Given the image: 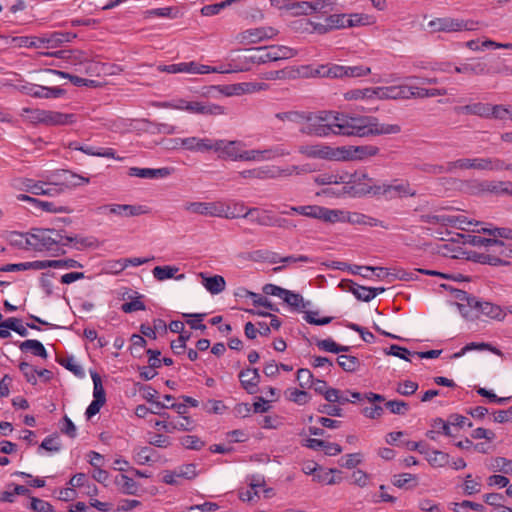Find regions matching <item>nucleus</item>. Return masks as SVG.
<instances>
[{
	"label": "nucleus",
	"mask_w": 512,
	"mask_h": 512,
	"mask_svg": "<svg viewBox=\"0 0 512 512\" xmlns=\"http://www.w3.org/2000/svg\"><path fill=\"white\" fill-rule=\"evenodd\" d=\"M100 210H108L110 213L121 217H134L147 213L144 206L129 204H111L103 205Z\"/></svg>",
	"instance_id": "nucleus-14"
},
{
	"label": "nucleus",
	"mask_w": 512,
	"mask_h": 512,
	"mask_svg": "<svg viewBox=\"0 0 512 512\" xmlns=\"http://www.w3.org/2000/svg\"><path fill=\"white\" fill-rule=\"evenodd\" d=\"M338 365L345 371V372H355L359 366H360V360L351 355H340L337 358Z\"/></svg>",
	"instance_id": "nucleus-47"
},
{
	"label": "nucleus",
	"mask_w": 512,
	"mask_h": 512,
	"mask_svg": "<svg viewBox=\"0 0 512 512\" xmlns=\"http://www.w3.org/2000/svg\"><path fill=\"white\" fill-rule=\"evenodd\" d=\"M61 176L64 183L68 186H80L89 183V178L77 175L68 170H62Z\"/></svg>",
	"instance_id": "nucleus-54"
},
{
	"label": "nucleus",
	"mask_w": 512,
	"mask_h": 512,
	"mask_svg": "<svg viewBox=\"0 0 512 512\" xmlns=\"http://www.w3.org/2000/svg\"><path fill=\"white\" fill-rule=\"evenodd\" d=\"M200 276L203 278L204 287L211 294H219L225 290L226 282L222 276L214 275L210 277H205L204 273H200Z\"/></svg>",
	"instance_id": "nucleus-32"
},
{
	"label": "nucleus",
	"mask_w": 512,
	"mask_h": 512,
	"mask_svg": "<svg viewBox=\"0 0 512 512\" xmlns=\"http://www.w3.org/2000/svg\"><path fill=\"white\" fill-rule=\"evenodd\" d=\"M214 141L209 138L187 137L183 138V148L191 152H207L216 148Z\"/></svg>",
	"instance_id": "nucleus-22"
},
{
	"label": "nucleus",
	"mask_w": 512,
	"mask_h": 512,
	"mask_svg": "<svg viewBox=\"0 0 512 512\" xmlns=\"http://www.w3.org/2000/svg\"><path fill=\"white\" fill-rule=\"evenodd\" d=\"M408 86L376 87V98L378 99H407Z\"/></svg>",
	"instance_id": "nucleus-24"
},
{
	"label": "nucleus",
	"mask_w": 512,
	"mask_h": 512,
	"mask_svg": "<svg viewBox=\"0 0 512 512\" xmlns=\"http://www.w3.org/2000/svg\"><path fill=\"white\" fill-rule=\"evenodd\" d=\"M391 192H395L398 196L414 197L416 195V191L411 189L408 183L397 185L380 184V195H387Z\"/></svg>",
	"instance_id": "nucleus-31"
},
{
	"label": "nucleus",
	"mask_w": 512,
	"mask_h": 512,
	"mask_svg": "<svg viewBox=\"0 0 512 512\" xmlns=\"http://www.w3.org/2000/svg\"><path fill=\"white\" fill-rule=\"evenodd\" d=\"M339 472L337 469H322L321 467L318 468L317 472L314 473V481H317L319 483L327 484V485H333L340 482V479L335 478L331 474Z\"/></svg>",
	"instance_id": "nucleus-44"
},
{
	"label": "nucleus",
	"mask_w": 512,
	"mask_h": 512,
	"mask_svg": "<svg viewBox=\"0 0 512 512\" xmlns=\"http://www.w3.org/2000/svg\"><path fill=\"white\" fill-rule=\"evenodd\" d=\"M61 192L56 183L34 182V195L53 196Z\"/></svg>",
	"instance_id": "nucleus-46"
},
{
	"label": "nucleus",
	"mask_w": 512,
	"mask_h": 512,
	"mask_svg": "<svg viewBox=\"0 0 512 512\" xmlns=\"http://www.w3.org/2000/svg\"><path fill=\"white\" fill-rule=\"evenodd\" d=\"M307 124L300 132L309 136L327 137L331 134L345 136H374L398 134L397 124H381L376 117H350L333 111L304 112Z\"/></svg>",
	"instance_id": "nucleus-1"
},
{
	"label": "nucleus",
	"mask_w": 512,
	"mask_h": 512,
	"mask_svg": "<svg viewBox=\"0 0 512 512\" xmlns=\"http://www.w3.org/2000/svg\"><path fill=\"white\" fill-rule=\"evenodd\" d=\"M379 148L374 145L342 146L340 147V161L364 160L376 156Z\"/></svg>",
	"instance_id": "nucleus-11"
},
{
	"label": "nucleus",
	"mask_w": 512,
	"mask_h": 512,
	"mask_svg": "<svg viewBox=\"0 0 512 512\" xmlns=\"http://www.w3.org/2000/svg\"><path fill=\"white\" fill-rule=\"evenodd\" d=\"M298 152L307 158L340 161V147L326 144H306L298 148Z\"/></svg>",
	"instance_id": "nucleus-6"
},
{
	"label": "nucleus",
	"mask_w": 512,
	"mask_h": 512,
	"mask_svg": "<svg viewBox=\"0 0 512 512\" xmlns=\"http://www.w3.org/2000/svg\"><path fill=\"white\" fill-rule=\"evenodd\" d=\"M131 346H130V352L133 357L140 358L142 357V349L145 348L147 341L142 335L139 334H133L131 336Z\"/></svg>",
	"instance_id": "nucleus-55"
},
{
	"label": "nucleus",
	"mask_w": 512,
	"mask_h": 512,
	"mask_svg": "<svg viewBox=\"0 0 512 512\" xmlns=\"http://www.w3.org/2000/svg\"><path fill=\"white\" fill-rule=\"evenodd\" d=\"M241 216L243 218H249L251 222H254L259 226L273 227L274 215H272L269 210L251 207L248 208Z\"/></svg>",
	"instance_id": "nucleus-17"
},
{
	"label": "nucleus",
	"mask_w": 512,
	"mask_h": 512,
	"mask_svg": "<svg viewBox=\"0 0 512 512\" xmlns=\"http://www.w3.org/2000/svg\"><path fill=\"white\" fill-rule=\"evenodd\" d=\"M34 209L39 210L40 212L46 213H69L70 210L67 207L62 205H58L55 201L49 200H40L34 198Z\"/></svg>",
	"instance_id": "nucleus-34"
},
{
	"label": "nucleus",
	"mask_w": 512,
	"mask_h": 512,
	"mask_svg": "<svg viewBox=\"0 0 512 512\" xmlns=\"http://www.w3.org/2000/svg\"><path fill=\"white\" fill-rule=\"evenodd\" d=\"M66 91L58 86L36 85L34 83V98L55 99L65 95Z\"/></svg>",
	"instance_id": "nucleus-30"
},
{
	"label": "nucleus",
	"mask_w": 512,
	"mask_h": 512,
	"mask_svg": "<svg viewBox=\"0 0 512 512\" xmlns=\"http://www.w3.org/2000/svg\"><path fill=\"white\" fill-rule=\"evenodd\" d=\"M340 286L352 292L360 301L369 302L375 297V293L373 290H370V287L360 286L352 280H344Z\"/></svg>",
	"instance_id": "nucleus-27"
},
{
	"label": "nucleus",
	"mask_w": 512,
	"mask_h": 512,
	"mask_svg": "<svg viewBox=\"0 0 512 512\" xmlns=\"http://www.w3.org/2000/svg\"><path fill=\"white\" fill-rule=\"evenodd\" d=\"M455 169H476L484 170V158H462L456 161L448 162V170L454 172Z\"/></svg>",
	"instance_id": "nucleus-28"
},
{
	"label": "nucleus",
	"mask_w": 512,
	"mask_h": 512,
	"mask_svg": "<svg viewBox=\"0 0 512 512\" xmlns=\"http://www.w3.org/2000/svg\"><path fill=\"white\" fill-rule=\"evenodd\" d=\"M454 110L458 115H476L482 118H489L491 105L487 103L476 102L464 106H457L454 108Z\"/></svg>",
	"instance_id": "nucleus-21"
},
{
	"label": "nucleus",
	"mask_w": 512,
	"mask_h": 512,
	"mask_svg": "<svg viewBox=\"0 0 512 512\" xmlns=\"http://www.w3.org/2000/svg\"><path fill=\"white\" fill-rule=\"evenodd\" d=\"M427 461L434 467H444L450 464V456L448 453L439 450L428 449V454L425 455Z\"/></svg>",
	"instance_id": "nucleus-42"
},
{
	"label": "nucleus",
	"mask_w": 512,
	"mask_h": 512,
	"mask_svg": "<svg viewBox=\"0 0 512 512\" xmlns=\"http://www.w3.org/2000/svg\"><path fill=\"white\" fill-rule=\"evenodd\" d=\"M186 111L193 114L217 116L224 114L225 108L218 104L209 102L191 101L190 104L186 107Z\"/></svg>",
	"instance_id": "nucleus-16"
},
{
	"label": "nucleus",
	"mask_w": 512,
	"mask_h": 512,
	"mask_svg": "<svg viewBox=\"0 0 512 512\" xmlns=\"http://www.w3.org/2000/svg\"><path fill=\"white\" fill-rule=\"evenodd\" d=\"M115 484L124 494L134 495L138 491L137 483L132 478L124 474H120L116 477Z\"/></svg>",
	"instance_id": "nucleus-41"
},
{
	"label": "nucleus",
	"mask_w": 512,
	"mask_h": 512,
	"mask_svg": "<svg viewBox=\"0 0 512 512\" xmlns=\"http://www.w3.org/2000/svg\"><path fill=\"white\" fill-rule=\"evenodd\" d=\"M179 271L178 267L175 266H156L153 270V276L158 281H164L166 279L175 278L177 280L183 279L185 276L184 274H180L178 276H175V274Z\"/></svg>",
	"instance_id": "nucleus-36"
},
{
	"label": "nucleus",
	"mask_w": 512,
	"mask_h": 512,
	"mask_svg": "<svg viewBox=\"0 0 512 512\" xmlns=\"http://www.w3.org/2000/svg\"><path fill=\"white\" fill-rule=\"evenodd\" d=\"M287 305L296 310H303L306 308V303L302 295L298 293H294L293 291L287 290V294H285L282 298Z\"/></svg>",
	"instance_id": "nucleus-51"
},
{
	"label": "nucleus",
	"mask_w": 512,
	"mask_h": 512,
	"mask_svg": "<svg viewBox=\"0 0 512 512\" xmlns=\"http://www.w3.org/2000/svg\"><path fill=\"white\" fill-rule=\"evenodd\" d=\"M297 51L293 48L280 45H271L266 47H257L246 50L244 56L245 62L254 64H264L271 61L289 59L294 57Z\"/></svg>",
	"instance_id": "nucleus-3"
},
{
	"label": "nucleus",
	"mask_w": 512,
	"mask_h": 512,
	"mask_svg": "<svg viewBox=\"0 0 512 512\" xmlns=\"http://www.w3.org/2000/svg\"><path fill=\"white\" fill-rule=\"evenodd\" d=\"M74 114L57 111L34 109V124L41 123L47 126H64L75 123Z\"/></svg>",
	"instance_id": "nucleus-8"
},
{
	"label": "nucleus",
	"mask_w": 512,
	"mask_h": 512,
	"mask_svg": "<svg viewBox=\"0 0 512 512\" xmlns=\"http://www.w3.org/2000/svg\"><path fill=\"white\" fill-rule=\"evenodd\" d=\"M346 19H348V14H332L326 18L325 22L328 23L331 30L341 29L347 27Z\"/></svg>",
	"instance_id": "nucleus-61"
},
{
	"label": "nucleus",
	"mask_w": 512,
	"mask_h": 512,
	"mask_svg": "<svg viewBox=\"0 0 512 512\" xmlns=\"http://www.w3.org/2000/svg\"><path fill=\"white\" fill-rule=\"evenodd\" d=\"M184 209L199 215L223 217L227 219H235L240 216L231 211L229 206L212 202H187L184 205Z\"/></svg>",
	"instance_id": "nucleus-5"
},
{
	"label": "nucleus",
	"mask_w": 512,
	"mask_h": 512,
	"mask_svg": "<svg viewBox=\"0 0 512 512\" xmlns=\"http://www.w3.org/2000/svg\"><path fill=\"white\" fill-rule=\"evenodd\" d=\"M285 8L293 15H308L311 13V5L308 1L291 2L285 5Z\"/></svg>",
	"instance_id": "nucleus-56"
},
{
	"label": "nucleus",
	"mask_w": 512,
	"mask_h": 512,
	"mask_svg": "<svg viewBox=\"0 0 512 512\" xmlns=\"http://www.w3.org/2000/svg\"><path fill=\"white\" fill-rule=\"evenodd\" d=\"M1 326H3V328L13 330L21 336H26L28 333L27 328L22 325L21 320L14 317L6 319Z\"/></svg>",
	"instance_id": "nucleus-60"
},
{
	"label": "nucleus",
	"mask_w": 512,
	"mask_h": 512,
	"mask_svg": "<svg viewBox=\"0 0 512 512\" xmlns=\"http://www.w3.org/2000/svg\"><path fill=\"white\" fill-rule=\"evenodd\" d=\"M481 192L491 193L495 195H508L512 196V182L511 181H482L479 183Z\"/></svg>",
	"instance_id": "nucleus-18"
},
{
	"label": "nucleus",
	"mask_w": 512,
	"mask_h": 512,
	"mask_svg": "<svg viewBox=\"0 0 512 512\" xmlns=\"http://www.w3.org/2000/svg\"><path fill=\"white\" fill-rule=\"evenodd\" d=\"M211 72H222L217 68L198 64L194 61L186 62V73L188 74H208Z\"/></svg>",
	"instance_id": "nucleus-59"
},
{
	"label": "nucleus",
	"mask_w": 512,
	"mask_h": 512,
	"mask_svg": "<svg viewBox=\"0 0 512 512\" xmlns=\"http://www.w3.org/2000/svg\"><path fill=\"white\" fill-rule=\"evenodd\" d=\"M61 71L53 69H34V83L36 85L58 86Z\"/></svg>",
	"instance_id": "nucleus-23"
},
{
	"label": "nucleus",
	"mask_w": 512,
	"mask_h": 512,
	"mask_svg": "<svg viewBox=\"0 0 512 512\" xmlns=\"http://www.w3.org/2000/svg\"><path fill=\"white\" fill-rule=\"evenodd\" d=\"M275 118L281 122H292L299 124L304 122V112L296 110L278 112L275 114Z\"/></svg>",
	"instance_id": "nucleus-52"
},
{
	"label": "nucleus",
	"mask_w": 512,
	"mask_h": 512,
	"mask_svg": "<svg viewBox=\"0 0 512 512\" xmlns=\"http://www.w3.org/2000/svg\"><path fill=\"white\" fill-rule=\"evenodd\" d=\"M57 362L72 372L76 377L83 378L85 376L84 369L81 365L77 364L73 356L66 358H58Z\"/></svg>",
	"instance_id": "nucleus-48"
},
{
	"label": "nucleus",
	"mask_w": 512,
	"mask_h": 512,
	"mask_svg": "<svg viewBox=\"0 0 512 512\" xmlns=\"http://www.w3.org/2000/svg\"><path fill=\"white\" fill-rule=\"evenodd\" d=\"M277 34V31L272 27H259L247 29L241 32L237 39L242 44H253L265 39H270Z\"/></svg>",
	"instance_id": "nucleus-12"
},
{
	"label": "nucleus",
	"mask_w": 512,
	"mask_h": 512,
	"mask_svg": "<svg viewBox=\"0 0 512 512\" xmlns=\"http://www.w3.org/2000/svg\"><path fill=\"white\" fill-rule=\"evenodd\" d=\"M69 243L90 245L87 238L63 236L55 229L34 228V251H46L51 256H58L66 253L62 247Z\"/></svg>",
	"instance_id": "nucleus-2"
},
{
	"label": "nucleus",
	"mask_w": 512,
	"mask_h": 512,
	"mask_svg": "<svg viewBox=\"0 0 512 512\" xmlns=\"http://www.w3.org/2000/svg\"><path fill=\"white\" fill-rule=\"evenodd\" d=\"M339 183L343 184V186L338 192H333L331 189H324L322 192L324 194L332 193L337 196L349 195L350 197L358 198L350 175L348 176L347 180L344 176H340Z\"/></svg>",
	"instance_id": "nucleus-43"
},
{
	"label": "nucleus",
	"mask_w": 512,
	"mask_h": 512,
	"mask_svg": "<svg viewBox=\"0 0 512 512\" xmlns=\"http://www.w3.org/2000/svg\"><path fill=\"white\" fill-rule=\"evenodd\" d=\"M455 72L465 73V74H474V75H484V74H488L489 70L487 68L486 63L478 61L475 63H466L461 66H456Z\"/></svg>",
	"instance_id": "nucleus-39"
},
{
	"label": "nucleus",
	"mask_w": 512,
	"mask_h": 512,
	"mask_svg": "<svg viewBox=\"0 0 512 512\" xmlns=\"http://www.w3.org/2000/svg\"><path fill=\"white\" fill-rule=\"evenodd\" d=\"M350 176L358 198L364 197L366 195H380V184H377L376 181L366 172L355 171L354 173L350 174Z\"/></svg>",
	"instance_id": "nucleus-7"
},
{
	"label": "nucleus",
	"mask_w": 512,
	"mask_h": 512,
	"mask_svg": "<svg viewBox=\"0 0 512 512\" xmlns=\"http://www.w3.org/2000/svg\"><path fill=\"white\" fill-rule=\"evenodd\" d=\"M71 50H59L55 52H42V51H36L34 52V66H41V65H52V62H47L46 58H69L68 54H71Z\"/></svg>",
	"instance_id": "nucleus-35"
},
{
	"label": "nucleus",
	"mask_w": 512,
	"mask_h": 512,
	"mask_svg": "<svg viewBox=\"0 0 512 512\" xmlns=\"http://www.w3.org/2000/svg\"><path fill=\"white\" fill-rule=\"evenodd\" d=\"M408 89H409V92L407 95V99L428 98V97H435V96H444L447 94V90L444 88L425 89V88H421V87L410 86V87H408Z\"/></svg>",
	"instance_id": "nucleus-33"
},
{
	"label": "nucleus",
	"mask_w": 512,
	"mask_h": 512,
	"mask_svg": "<svg viewBox=\"0 0 512 512\" xmlns=\"http://www.w3.org/2000/svg\"><path fill=\"white\" fill-rule=\"evenodd\" d=\"M16 495L27 496L28 499L26 502V506L28 508L32 509V497L30 496V490L26 486H23V485H18V484L9 485L8 490L3 492L1 500L6 501V502H13L14 497Z\"/></svg>",
	"instance_id": "nucleus-29"
},
{
	"label": "nucleus",
	"mask_w": 512,
	"mask_h": 512,
	"mask_svg": "<svg viewBox=\"0 0 512 512\" xmlns=\"http://www.w3.org/2000/svg\"><path fill=\"white\" fill-rule=\"evenodd\" d=\"M480 315H485L491 319L503 320L506 313L498 305L492 304L490 302H482L478 312V317Z\"/></svg>",
	"instance_id": "nucleus-38"
},
{
	"label": "nucleus",
	"mask_w": 512,
	"mask_h": 512,
	"mask_svg": "<svg viewBox=\"0 0 512 512\" xmlns=\"http://www.w3.org/2000/svg\"><path fill=\"white\" fill-rule=\"evenodd\" d=\"M489 250L502 259L512 257V245H506L499 239H496V243H493Z\"/></svg>",
	"instance_id": "nucleus-58"
},
{
	"label": "nucleus",
	"mask_w": 512,
	"mask_h": 512,
	"mask_svg": "<svg viewBox=\"0 0 512 512\" xmlns=\"http://www.w3.org/2000/svg\"><path fill=\"white\" fill-rule=\"evenodd\" d=\"M171 173L172 169L168 167L159 169L131 167L128 170L129 176L146 179L164 178L169 176Z\"/></svg>",
	"instance_id": "nucleus-20"
},
{
	"label": "nucleus",
	"mask_w": 512,
	"mask_h": 512,
	"mask_svg": "<svg viewBox=\"0 0 512 512\" xmlns=\"http://www.w3.org/2000/svg\"><path fill=\"white\" fill-rule=\"evenodd\" d=\"M485 171H512V162L507 163L505 160L497 157L484 158Z\"/></svg>",
	"instance_id": "nucleus-40"
},
{
	"label": "nucleus",
	"mask_w": 512,
	"mask_h": 512,
	"mask_svg": "<svg viewBox=\"0 0 512 512\" xmlns=\"http://www.w3.org/2000/svg\"><path fill=\"white\" fill-rule=\"evenodd\" d=\"M290 155V151L283 145H275L264 150L243 151L242 161H269Z\"/></svg>",
	"instance_id": "nucleus-10"
},
{
	"label": "nucleus",
	"mask_w": 512,
	"mask_h": 512,
	"mask_svg": "<svg viewBox=\"0 0 512 512\" xmlns=\"http://www.w3.org/2000/svg\"><path fill=\"white\" fill-rule=\"evenodd\" d=\"M372 23V16L362 13L348 14V19H346L347 27L365 26Z\"/></svg>",
	"instance_id": "nucleus-50"
},
{
	"label": "nucleus",
	"mask_w": 512,
	"mask_h": 512,
	"mask_svg": "<svg viewBox=\"0 0 512 512\" xmlns=\"http://www.w3.org/2000/svg\"><path fill=\"white\" fill-rule=\"evenodd\" d=\"M242 387L249 393H254L260 382V375L256 368H246L239 373Z\"/></svg>",
	"instance_id": "nucleus-26"
},
{
	"label": "nucleus",
	"mask_w": 512,
	"mask_h": 512,
	"mask_svg": "<svg viewBox=\"0 0 512 512\" xmlns=\"http://www.w3.org/2000/svg\"><path fill=\"white\" fill-rule=\"evenodd\" d=\"M483 232L485 234H488L489 236L494 237L497 239L499 238H505V239H512V229L509 228H484L482 227L478 232Z\"/></svg>",
	"instance_id": "nucleus-64"
},
{
	"label": "nucleus",
	"mask_w": 512,
	"mask_h": 512,
	"mask_svg": "<svg viewBox=\"0 0 512 512\" xmlns=\"http://www.w3.org/2000/svg\"><path fill=\"white\" fill-rule=\"evenodd\" d=\"M476 261L482 264H489L492 266L507 265L509 262L500 258L498 255L493 254L489 249L485 253H479L476 256Z\"/></svg>",
	"instance_id": "nucleus-49"
},
{
	"label": "nucleus",
	"mask_w": 512,
	"mask_h": 512,
	"mask_svg": "<svg viewBox=\"0 0 512 512\" xmlns=\"http://www.w3.org/2000/svg\"><path fill=\"white\" fill-rule=\"evenodd\" d=\"M477 23L472 20L455 19L450 17L437 18L429 22L433 31L457 32L472 31L476 29Z\"/></svg>",
	"instance_id": "nucleus-9"
},
{
	"label": "nucleus",
	"mask_w": 512,
	"mask_h": 512,
	"mask_svg": "<svg viewBox=\"0 0 512 512\" xmlns=\"http://www.w3.org/2000/svg\"><path fill=\"white\" fill-rule=\"evenodd\" d=\"M310 172L309 165L297 166L292 165L287 168H279L275 166H264L249 170H244L239 175L244 179H273L277 177H288L293 174L300 175L303 173Z\"/></svg>",
	"instance_id": "nucleus-4"
},
{
	"label": "nucleus",
	"mask_w": 512,
	"mask_h": 512,
	"mask_svg": "<svg viewBox=\"0 0 512 512\" xmlns=\"http://www.w3.org/2000/svg\"><path fill=\"white\" fill-rule=\"evenodd\" d=\"M181 444L186 449L201 450L205 446V442L202 441L198 436L187 435L181 438Z\"/></svg>",
	"instance_id": "nucleus-62"
},
{
	"label": "nucleus",
	"mask_w": 512,
	"mask_h": 512,
	"mask_svg": "<svg viewBox=\"0 0 512 512\" xmlns=\"http://www.w3.org/2000/svg\"><path fill=\"white\" fill-rule=\"evenodd\" d=\"M155 426L163 429L167 433H173L176 430L192 431L194 428L193 421L188 416H183L177 421H167V419L156 421Z\"/></svg>",
	"instance_id": "nucleus-19"
},
{
	"label": "nucleus",
	"mask_w": 512,
	"mask_h": 512,
	"mask_svg": "<svg viewBox=\"0 0 512 512\" xmlns=\"http://www.w3.org/2000/svg\"><path fill=\"white\" fill-rule=\"evenodd\" d=\"M62 443L60 437L57 433H53L47 436L42 443L39 445L37 452L40 454L42 451H46L48 453H57L61 450Z\"/></svg>",
	"instance_id": "nucleus-37"
},
{
	"label": "nucleus",
	"mask_w": 512,
	"mask_h": 512,
	"mask_svg": "<svg viewBox=\"0 0 512 512\" xmlns=\"http://www.w3.org/2000/svg\"><path fill=\"white\" fill-rule=\"evenodd\" d=\"M471 350H488V351H492L493 353L495 354H498L500 355V351L494 347H492L489 343H476V342H471L469 344H467L466 346H464L460 352L458 353H455L454 354V357H461L463 356L467 351H471Z\"/></svg>",
	"instance_id": "nucleus-53"
},
{
	"label": "nucleus",
	"mask_w": 512,
	"mask_h": 512,
	"mask_svg": "<svg viewBox=\"0 0 512 512\" xmlns=\"http://www.w3.org/2000/svg\"><path fill=\"white\" fill-rule=\"evenodd\" d=\"M91 377L93 380L94 388H93V397L95 400H99L101 402H106V393L102 384L101 377L96 372H91Z\"/></svg>",
	"instance_id": "nucleus-57"
},
{
	"label": "nucleus",
	"mask_w": 512,
	"mask_h": 512,
	"mask_svg": "<svg viewBox=\"0 0 512 512\" xmlns=\"http://www.w3.org/2000/svg\"><path fill=\"white\" fill-rule=\"evenodd\" d=\"M77 35L71 32H54L49 37H34V49L47 44V48H55L64 42H71Z\"/></svg>",
	"instance_id": "nucleus-13"
},
{
	"label": "nucleus",
	"mask_w": 512,
	"mask_h": 512,
	"mask_svg": "<svg viewBox=\"0 0 512 512\" xmlns=\"http://www.w3.org/2000/svg\"><path fill=\"white\" fill-rule=\"evenodd\" d=\"M345 211L322 207L320 219L327 223L344 222Z\"/></svg>",
	"instance_id": "nucleus-45"
},
{
	"label": "nucleus",
	"mask_w": 512,
	"mask_h": 512,
	"mask_svg": "<svg viewBox=\"0 0 512 512\" xmlns=\"http://www.w3.org/2000/svg\"><path fill=\"white\" fill-rule=\"evenodd\" d=\"M61 433L74 439L77 436V428L68 416H64L59 427Z\"/></svg>",
	"instance_id": "nucleus-63"
},
{
	"label": "nucleus",
	"mask_w": 512,
	"mask_h": 512,
	"mask_svg": "<svg viewBox=\"0 0 512 512\" xmlns=\"http://www.w3.org/2000/svg\"><path fill=\"white\" fill-rule=\"evenodd\" d=\"M82 268L83 265L74 259H61V260H34V270L46 268Z\"/></svg>",
	"instance_id": "nucleus-25"
},
{
	"label": "nucleus",
	"mask_w": 512,
	"mask_h": 512,
	"mask_svg": "<svg viewBox=\"0 0 512 512\" xmlns=\"http://www.w3.org/2000/svg\"><path fill=\"white\" fill-rule=\"evenodd\" d=\"M241 145L238 141H225V140H215L214 146L217 148H213V151L220 152L232 160H241L243 151L239 148Z\"/></svg>",
	"instance_id": "nucleus-15"
}]
</instances>
